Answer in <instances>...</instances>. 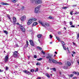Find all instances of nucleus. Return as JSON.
<instances>
[{"label": "nucleus", "mask_w": 79, "mask_h": 79, "mask_svg": "<svg viewBox=\"0 0 79 79\" xmlns=\"http://www.w3.org/2000/svg\"><path fill=\"white\" fill-rule=\"evenodd\" d=\"M71 27H75V26H74V25H72L71 26Z\"/></svg>", "instance_id": "8fccbe9b"}, {"label": "nucleus", "mask_w": 79, "mask_h": 79, "mask_svg": "<svg viewBox=\"0 0 79 79\" xmlns=\"http://www.w3.org/2000/svg\"><path fill=\"white\" fill-rule=\"evenodd\" d=\"M31 24V22H27V25H30Z\"/></svg>", "instance_id": "c9c22d12"}, {"label": "nucleus", "mask_w": 79, "mask_h": 79, "mask_svg": "<svg viewBox=\"0 0 79 79\" xmlns=\"http://www.w3.org/2000/svg\"><path fill=\"white\" fill-rule=\"evenodd\" d=\"M52 69L53 70V71L56 72V69L55 68H53Z\"/></svg>", "instance_id": "393cba45"}, {"label": "nucleus", "mask_w": 79, "mask_h": 79, "mask_svg": "<svg viewBox=\"0 0 79 79\" xmlns=\"http://www.w3.org/2000/svg\"><path fill=\"white\" fill-rule=\"evenodd\" d=\"M41 7V6L40 5L38 6L37 7L35 8V13H38L39 11V9H40V8Z\"/></svg>", "instance_id": "7ed1b4c3"}, {"label": "nucleus", "mask_w": 79, "mask_h": 79, "mask_svg": "<svg viewBox=\"0 0 79 79\" xmlns=\"http://www.w3.org/2000/svg\"><path fill=\"white\" fill-rule=\"evenodd\" d=\"M13 22L15 23L16 21V19L15 17H13Z\"/></svg>", "instance_id": "a211bd4d"}, {"label": "nucleus", "mask_w": 79, "mask_h": 79, "mask_svg": "<svg viewBox=\"0 0 79 79\" xmlns=\"http://www.w3.org/2000/svg\"><path fill=\"white\" fill-rule=\"evenodd\" d=\"M59 74H60V76L61 77H63V76H64V75H62L61 74V72H60Z\"/></svg>", "instance_id": "a878e982"}, {"label": "nucleus", "mask_w": 79, "mask_h": 79, "mask_svg": "<svg viewBox=\"0 0 79 79\" xmlns=\"http://www.w3.org/2000/svg\"><path fill=\"white\" fill-rule=\"evenodd\" d=\"M49 36H50V38L51 39H52V37H53V36L52 35H50Z\"/></svg>", "instance_id": "a19ab883"}, {"label": "nucleus", "mask_w": 79, "mask_h": 79, "mask_svg": "<svg viewBox=\"0 0 79 79\" xmlns=\"http://www.w3.org/2000/svg\"><path fill=\"white\" fill-rule=\"evenodd\" d=\"M24 6L22 7L21 8V10H24Z\"/></svg>", "instance_id": "58836bf2"}, {"label": "nucleus", "mask_w": 79, "mask_h": 79, "mask_svg": "<svg viewBox=\"0 0 79 79\" xmlns=\"http://www.w3.org/2000/svg\"><path fill=\"white\" fill-rule=\"evenodd\" d=\"M32 19L33 21H37V19L36 18H34Z\"/></svg>", "instance_id": "c85d7f7f"}, {"label": "nucleus", "mask_w": 79, "mask_h": 79, "mask_svg": "<svg viewBox=\"0 0 79 79\" xmlns=\"http://www.w3.org/2000/svg\"><path fill=\"white\" fill-rule=\"evenodd\" d=\"M18 2V0H13V3H16V2Z\"/></svg>", "instance_id": "cd10ccee"}, {"label": "nucleus", "mask_w": 79, "mask_h": 79, "mask_svg": "<svg viewBox=\"0 0 79 79\" xmlns=\"http://www.w3.org/2000/svg\"><path fill=\"white\" fill-rule=\"evenodd\" d=\"M6 17L8 18L9 19H11V18H10V15H7L6 16Z\"/></svg>", "instance_id": "5701e85b"}, {"label": "nucleus", "mask_w": 79, "mask_h": 79, "mask_svg": "<svg viewBox=\"0 0 79 79\" xmlns=\"http://www.w3.org/2000/svg\"><path fill=\"white\" fill-rule=\"evenodd\" d=\"M32 19H29L28 20V22H29L30 23H32Z\"/></svg>", "instance_id": "f3484780"}, {"label": "nucleus", "mask_w": 79, "mask_h": 79, "mask_svg": "<svg viewBox=\"0 0 79 79\" xmlns=\"http://www.w3.org/2000/svg\"><path fill=\"white\" fill-rule=\"evenodd\" d=\"M23 72L25 73V74H28V75H30L31 74V72L26 70H23Z\"/></svg>", "instance_id": "0eeeda50"}, {"label": "nucleus", "mask_w": 79, "mask_h": 79, "mask_svg": "<svg viewBox=\"0 0 79 79\" xmlns=\"http://www.w3.org/2000/svg\"><path fill=\"white\" fill-rule=\"evenodd\" d=\"M52 55H50L49 54H48V56L46 57V58L47 59H49L48 63H52Z\"/></svg>", "instance_id": "f257e3e1"}, {"label": "nucleus", "mask_w": 79, "mask_h": 79, "mask_svg": "<svg viewBox=\"0 0 79 79\" xmlns=\"http://www.w3.org/2000/svg\"><path fill=\"white\" fill-rule=\"evenodd\" d=\"M74 76V74H71L70 75H69V77H73Z\"/></svg>", "instance_id": "4be33fe9"}, {"label": "nucleus", "mask_w": 79, "mask_h": 79, "mask_svg": "<svg viewBox=\"0 0 79 79\" xmlns=\"http://www.w3.org/2000/svg\"><path fill=\"white\" fill-rule=\"evenodd\" d=\"M39 23H40V24H41L42 26L44 27H46L45 26H50V25L49 24V23H46L45 24L43 23L40 20H39Z\"/></svg>", "instance_id": "f03ea898"}, {"label": "nucleus", "mask_w": 79, "mask_h": 79, "mask_svg": "<svg viewBox=\"0 0 79 79\" xmlns=\"http://www.w3.org/2000/svg\"><path fill=\"white\" fill-rule=\"evenodd\" d=\"M73 54H75V53H76V52H73Z\"/></svg>", "instance_id": "69168bd1"}, {"label": "nucleus", "mask_w": 79, "mask_h": 79, "mask_svg": "<svg viewBox=\"0 0 79 79\" xmlns=\"http://www.w3.org/2000/svg\"><path fill=\"white\" fill-rule=\"evenodd\" d=\"M20 27L22 32H25V31H26V30H25V28H24V27H23L21 25H20Z\"/></svg>", "instance_id": "6e6552de"}, {"label": "nucleus", "mask_w": 79, "mask_h": 79, "mask_svg": "<svg viewBox=\"0 0 79 79\" xmlns=\"http://www.w3.org/2000/svg\"><path fill=\"white\" fill-rule=\"evenodd\" d=\"M67 64L69 66H70L71 65V64L69 61L67 62Z\"/></svg>", "instance_id": "dca6fc26"}, {"label": "nucleus", "mask_w": 79, "mask_h": 79, "mask_svg": "<svg viewBox=\"0 0 79 79\" xmlns=\"http://www.w3.org/2000/svg\"><path fill=\"white\" fill-rule=\"evenodd\" d=\"M38 23L36 22H35L33 23L32 26V27H34V26H37V24Z\"/></svg>", "instance_id": "ddd939ff"}, {"label": "nucleus", "mask_w": 79, "mask_h": 79, "mask_svg": "<svg viewBox=\"0 0 79 79\" xmlns=\"http://www.w3.org/2000/svg\"><path fill=\"white\" fill-rule=\"evenodd\" d=\"M70 25H72V24H73V23H72V22H70Z\"/></svg>", "instance_id": "603ef678"}, {"label": "nucleus", "mask_w": 79, "mask_h": 79, "mask_svg": "<svg viewBox=\"0 0 79 79\" xmlns=\"http://www.w3.org/2000/svg\"><path fill=\"white\" fill-rule=\"evenodd\" d=\"M15 46H16V47H19V46H18V44H15Z\"/></svg>", "instance_id": "09e8293b"}, {"label": "nucleus", "mask_w": 79, "mask_h": 79, "mask_svg": "<svg viewBox=\"0 0 79 79\" xmlns=\"http://www.w3.org/2000/svg\"><path fill=\"white\" fill-rule=\"evenodd\" d=\"M49 19H52V17L51 16H50L49 17H48Z\"/></svg>", "instance_id": "864d4df0"}, {"label": "nucleus", "mask_w": 79, "mask_h": 79, "mask_svg": "<svg viewBox=\"0 0 79 79\" xmlns=\"http://www.w3.org/2000/svg\"><path fill=\"white\" fill-rule=\"evenodd\" d=\"M13 56L15 58H16L17 56H18V52L17 51H15L14 52H13Z\"/></svg>", "instance_id": "423d86ee"}, {"label": "nucleus", "mask_w": 79, "mask_h": 79, "mask_svg": "<svg viewBox=\"0 0 79 79\" xmlns=\"http://www.w3.org/2000/svg\"><path fill=\"white\" fill-rule=\"evenodd\" d=\"M42 53L43 55H45V52L43 51H42Z\"/></svg>", "instance_id": "a18cd8bd"}, {"label": "nucleus", "mask_w": 79, "mask_h": 79, "mask_svg": "<svg viewBox=\"0 0 79 79\" xmlns=\"http://www.w3.org/2000/svg\"><path fill=\"white\" fill-rule=\"evenodd\" d=\"M63 68H64V69H68V67L66 66H63Z\"/></svg>", "instance_id": "72a5a7b5"}, {"label": "nucleus", "mask_w": 79, "mask_h": 79, "mask_svg": "<svg viewBox=\"0 0 79 79\" xmlns=\"http://www.w3.org/2000/svg\"><path fill=\"white\" fill-rule=\"evenodd\" d=\"M73 11H71L70 12V14L71 15H73Z\"/></svg>", "instance_id": "37998d69"}, {"label": "nucleus", "mask_w": 79, "mask_h": 79, "mask_svg": "<svg viewBox=\"0 0 79 79\" xmlns=\"http://www.w3.org/2000/svg\"><path fill=\"white\" fill-rule=\"evenodd\" d=\"M58 34H61V32H58Z\"/></svg>", "instance_id": "680f3d73"}, {"label": "nucleus", "mask_w": 79, "mask_h": 79, "mask_svg": "<svg viewBox=\"0 0 79 79\" xmlns=\"http://www.w3.org/2000/svg\"><path fill=\"white\" fill-rule=\"evenodd\" d=\"M64 29L65 30H66V27H64Z\"/></svg>", "instance_id": "e2e57ef3"}, {"label": "nucleus", "mask_w": 79, "mask_h": 79, "mask_svg": "<svg viewBox=\"0 0 79 79\" xmlns=\"http://www.w3.org/2000/svg\"><path fill=\"white\" fill-rule=\"evenodd\" d=\"M37 79H41V78L40 77H38Z\"/></svg>", "instance_id": "052dcab7"}, {"label": "nucleus", "mask_w": 79, "mask_h": 79, "mask_svg": "<svg viewBox=\"0 0 79 79\" xmlns=\"http://www.w3.org/2000/svg\"><path fill=\"white\" fill-rule=\"evenodd\" d=\"M28 45L26 44L25 46V48H27L28 47Z\"/></svg>", "instance_id": "e433bc0d"}, {"label": "nucleus", "mask_w": 79, "mask_h": 79, "mask_svg": "<svg viewBox=\"0 0 79 79\" xmlns=\"http://www.w3.org/2000/svg\"><path fill=\"white\" fill-rule=\"evenodd\" d=\"M3 32L5 34H8V32L4 30Z\"/></svg>", "instance_id": "6ab92c4d"}, {"label": "nucleus", "mask_w": 79, "mask_h": 79, "mask_svg": "<svg viewBox=\"0 0 79 79\" xmlns=\"http://www.w3.org/2000/svg\"><path fill=\"white\" fill-rule=\"evenodd\" d=\"M30 71L32 73V72H34V70L33 69H31V70H30Z\"/></svg>", "instance_id": "473e14b6"}, {"label": "nucleus", "mask_w": 79, "mask_h": 79, "mask_svg": "<svg viewBox=\"0 0 79 79\" xmlns=\"http://www.w3.org/2000/svg\"><path fill=\"white\" fill-rule=\"evenodd\" d=\"M77 62L78 64L79 65V61L78 60L77 61Z\"/></svg>", "instance_id": "5fc2aeb1"}, {"label": "nucleus", "mask_w": 79, "mask_h": 79, "mask_svg": "<svg viewBox=\"0 0 79 79\" xmlns=\"http://www.w3.org/2000/svg\"><path fill=\"white\" fill-rule=\"evenodd\" d=\"M62 8L63 9H66V8H67V7H62Z\"/></svg>", "instance_id": "ea45409f"}, {"label": "nucleus", "mask_w": 79, "mask_h": 79, "mask_svg": "<svg viewBox=\"0 0 79 79\" xmlns=\"http://www.w3.org/2000/svg\"><path fill=\"white\" fill-rule=\"evenodd\" d=\"M8 69V67H6V70H7Z\"/></svg>", "instance_id": "de8ad7c7"}, {"label": "nucleus", "mask_w": 79, "mask_h": 79, "mask_svg": "<svg viewBox=\"0 0 79 79\" xmlns=\"http://www.w3.org/2000/svg\"><path fill=\"white\" fill-rule=\"evenodd\" d=\"M73 79H77V78H76V77H75L73 78Z\"/></svg>", "instance_id": "4d7b16f0"}, {"label": "nucleus", "mask_w": 79, "mask_h": 79, "mask_svg": "<svg viewBox=\"0 0 79 79\" xmlns=\"http://www.w3.org/2000/svg\"><path fill=\"white\" fill-rule=\"evenodd\" d=\"M3 71V70L0 69V73H2Z\"/></svg>", "instance_id": "c03bdc74"}, {"label": "nucleus", "mask_w": 79, "mask_h": 79, "mask_svg": "<svg viewBox=\"0 0 79 79\" xmlns=\"http://www.w3.org/2000/svg\"><path fill=\"white\" fill-rule=\"evenodd\" d=\"M79 12H76L75 13V15H77V14H79Z\"/></svg>", "instance_id": "6e6d98bb"}, {"label": "nucleus", "mask_w": 79, "mask_h": 79, "mask_svg": "<svg viewBox=\"0 0 79 79\" xmlns=\"http://www.w3.org/2000/svg\"><path fill=\"white\" fill-rule=\"evenodd\" d=\"M8 61V56H6L5 57L4 61L5 63L7 62Z\"/></svg>", "instance_id": "1a4fd4ad"}, {"label": "nucleus", "mask_w": 79, "mask_h": 79, "mask_svg": "<svg viewBox=\"0 0 79 79\" xmlns=\"http://www.w3.org/2000/svg\"><path fill=\"white\" fill-rule=\"evenodd\" d=\"M26 43H27V44L29 45V42H28V41H27Z\"/></svg>", "instance_id": "3c124183"}, {"label": "nucleus", "mask_w": 79, "mask_h": 79, "mask_svg": "<svg viewBox=\"0 0 79 79\" xmlns=\"http://www.w3.org/2000/svg\"><path fill=\"white\" fill-rule=\"evenodd\" d=\"M30 2L32 4H35V0H30Z\"/></svg>", "instance_id": "9b49d317"}, {"label": "nucleus", "mask_w": 79, "mask_h": 79, "mask_svg": "<svg viewBox=\"0 0 79 79\" xmlns=\"http://www.w3.org/2000/svg\"><path fill=\"white\" fill-rule=\"evenodd\" d=\"M1 5H8V4L7 3H4V2H2Z\"/></svg>", "instance_id": "2eb2a0df"}, {"label": "nucleus", "mask_w": 79, "mask_h": 79, "mask_svg": "<svg viewBox=\"0 0 79 79\" xmlns=\"http://www.w3.org/2000/svg\"><path fill=\"white\" fill-rule=\"evenodd\" d=\"M58 64H62V63L60 62H57Z\"/></svg>", "instance_id": "4c0bfd02"}, {"label": "nucleus", "mask_w": 79, "mask_h": 79, "mask_svg": "<svg viewBox=\"0 0 79 79\" xmlns=\"http://www.w3.org/2000/svg\"><path fill=\"white\" fill-rule=\"evenodd\" d=\"M55 54H57V52H55Z\"/></svg>", "instance_id": "0e129e2a"}, {"label": "nucleus", "mask_w": 79, "mask_h": 79, "mask_svg": "<svg viewBox=\"0 0 79 79\" xmlns=\"http://www.w3.org/2000/svg\"><path fill=\"white\" fill-rule=\"evenodd\" d=\"M62 47H63L64 49V50H66V47H65V46H64V45H62Z\"/></svg>", "instance_id": "c756f323"}, {"label": "nucleus", "mask_w": 79, "mask_h": 79, "mask_svg": "<svg viewBox=\"0 0 79 79\" xmlns=\"http://www.w3.org/2000/svg\"><path fill=\"white\" fill-rule=\"evenodd\" d=\"M42 3V0H35V3L36 4H40Z\"/></svg>", "instance_id": "39448f33"}, {"label": "nucleus", "mask_w": 79, "mask_h": 79, "mask_svg": "<svg viewBox=\"0 0 79 79\" xmlns=\"http://www.w3.org/2000/svg\"><path fill=\"white\" fill-rule=\"evenodd\" d=\"M20 19L22 21H24L26 19V16L25 15H23L21 17Z\"/></svg>", "instance_id": "20e7f679"}, {"label": "nucleus", "mask_w": 79, "mask_h": 79, "mask_svg": "<svg viewBox=\"0 0 79 79\" xmlns=\"http://www.w3.org/2000/svg\"><path fill=\"white\" fill-rule=\"evenodd\" d=\"M30 43V44L31 46H34V43H33V41L32 40H29Z\"/></svg>", "instance_id": "9d476101"}, {"label": "nucleus", "mask_w": 79, "mask_h": 79, "mask_svg": "<svg viewBox=\"0 0 79 79\" xmlns=\"http://www.w3.org/2000/svg\"><path fill=\"white\" fill-rule=\"evenodd\" d=\"M17 25H19V23H17Z\"/></svg>", "instance_id": "338daca9"}, {"label": "nucleus", "mask_w": 79, "mask_h": 79, "mask_svg": "<svg viewBox=\"0 0 79 79\" xmlns=\"http://www.w3.org/2000/svg\"><path fill=\"white\" fill-rule=\"evenodd\" d=\"M73 45H76V44L74 42H73Z\"/></svg>", "instance_id": "774afa93"}, {"label": "nucleus", "mask_w": 79, "mask_h": 79, "mask_svg": "<svg viewBox=\"0 0 79 79\" xmlns=\"http://www.w3.org/2000/svg\"><path fill=\"white\" fill-rule=\"evenodd\" d=\"M77 39H79V35L77 34Z\"/></svg>", "instance_id": "49530a36"}, {"label": "nucleus", "mask_w": 79, "mask_h": 79, "mask_svg": "<svg viewBox=\"0 0 79 79\" xmlns=\"http://www.w3.org/2000/svg\"><path fill=\"white\" fill-rule=\"evenodd\" d=\"M37 48L38 49H40V50H42V48H41L40 47H37Z\"/></svg>", "instance_id": "7c9ffc66"}, {"label": "nucleus", "mask_w": 79, "mask_h": 79, "mask_svg": "<svg viewBox=\"0 0 79 79\" xmlns=\"http://www.w3.org/2000/svg\"><path fill=\"white\" fill-rule=\"evenodd\" d=\"M42 35L40 34L38 35L37 37L38 38H41Z\"/></svg>", "instance_id": "412c9836"}, {"label": "nucleus", "mask_w": 79, "mask_h": 79, "mask_svg": "<svg viewBox=\"0 0 79 79\" xmlns=\"http://www.w3.org/2000/svg\"><path fill=\"white\" fill-rule=\"evenodd\" d=\"M77 6V5H73V6Z\"/></svg>", "instance_id": "bf43d9fd"}, {"label": "nucleus", "mask_w": 79, "mask_h": 79, "mask_svg": "<svg viewBox=\"0 0 79 79\" xmlns=\"http://www.w3.org/2000/svg\"><path fill=\"white\" fill-rule=\"evenodd\" d=\"M52 61L53 63H55L56 64H57V63H58V62L57 61L54 59L52 60Z\"/></svg>", "instance_id": "f8f14e48"}, {"label": "nucleus", "mask_w": 79, "mask_h": 79, "mask_svg": "<svg viewBox=\"0 0 79 79\" xmlns=\"http://www.w3.org/2000/svg\"><path fill=\"white\" fill-rule=\"evenodd\" d=\"M42 60V58H40L39 59H37V61H41V60Z\"/></svg>", "instance_id": "b1692460"}, {"label": "nucleus", "mask_w": 79, "mask_h": 79, "mask_svg": "<svg viewBox=\"0 0 79 79\" xmlns=\"http://www.w3.org/2000/svg\"><path fill=\"white\" fill-rule=\"evenodd\" d=\"M36 65H37V66H39V65H40V63H38L37 62L36 64Z\"/></svg>", "instance_id": "bb28decb"}, {"label": "nucleus", "mask_w": 79, "mask_h": 79, "mask_svg": "<svg viewBox=\"0 0 79 79\" xmlns=\"http://www.w3.org/2000/svg\"><path fill=\"white\" fill-rule=\"evenodd\" d=\"M34 58H37V56L36 55H35L34 56Z\"/></svg>", "instance_id": "79ce46f5"}, {"label": "nucleus", "mask_w": 79, "mask_h": 79, "mask_svg": "<svg viewBox=\"0 0 79 79\" xmlns=\"http://www.w3.org/2000/svg\"><path fill=\"white\" fill-rule=\"evenodd\" d=\"M46 76L47 77H48V78H50V76L48 73H47L46 74Z\"/></svg>", "instance_id": "aec40b11"}, {"label": "nucleus", "mask_w": 79, "mask_h": 79, "mask_svg": "<svg viewBox=\"0 0 79 79\" xmlns=\"http://www.w3.org/2000/svg\"><path fill=\"white\" fill-rule=\"evenodd\" d=\"M56 39H59V37H58V36H56Z\"/></svg>", "instance_id": "13d9d810"}, {"label": "nucleus", "mask_w": 79, "mask_h": 79, "mask_svg": "<svg viewBox=\"0 0 79 79\" xmlns=\"http://www.w3.org/2000/svg\"><path fill=\"white\" fill-rule=\"evenodd\" d=\"M73 73L75 74H77V75H79V73L77 72H73Z\"/></svg>", "instance_id": "4468645a"}, {"label": "nucleus", "mask_w": 79, "mask_h": 79, "mask_svg": "<svg viewBox=\"0 0 79 79\" xmlns=\"http://www.w3.org/2000/svg\"><path fill=\"white\" fill-rule=\"evenodd\" d=\"M61 43L62 44H63V45H65V43H64V42L63 41H61Z\"/></svg>", "instance_id": "2f4dec72"}, {"label": "nucleus", "mask_w": 79, "mask_h": 79, "mask_svg": "<svg viewBox=\"0 0 79 79\" xmlns=\"http://www.w3.org/2000/svg\"><path fill=\"white\" fill-rule=\"evenodd\" d=\"M38 70H39V68H37L36 69V70L35 71V72H37L38 71Z\"/></svg>", "instance_id": "f704fd0d"}]
</instances>
